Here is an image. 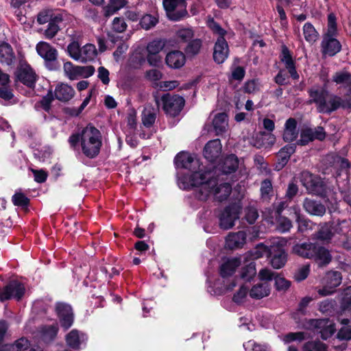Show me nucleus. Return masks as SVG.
Returning a JSON list of instances; mask_svg holds the SVG:
<instances>
[{
  "label": "nucleus",
  "mask_w": 351,
  "mask_h": 351,
  "mask_svg": "<svg viewBox=\"0 0 351 351\" xmlns=\"http://www.w3.org/2000/svg\"><path fill=\"white\" fill-rule=\"evenodd\" d=\"M174 162L177 167L189 170L191 173L179 178L180 187L189 189L190 187H197V197L205 201L210 194L215 198L222 202L226 200L232 191V186L227 182H219L215 177L216 171H204V167L200 164L199 160L186 152H180L175 158Z\"/></svg>",
  "instance_id": "obj_1"
},
{
  "label": "nucleus",
  "mask_w": 351,
  "mask_h": 351,
  "mask_svg": "<svg viewBox=\"0 0 351 351\" xmlns=\"http://www.w3.org/2000/svg\"><path fill=\"white\" fill-rule=\"evenodd\" d=\"M80 142L82 153L89 158L96 157L100 151L102 141L101 134L98 129L88 125L84 128L80 134H73L69 138V143L73 149Z\"/></svg>",
  "instance_id": "obj_2"
},
{
  "label": "nucleus",
  "mask_w": 351,
  "mask_h": 351,
  "mask_svg": "<svg viewBox=\"0 0 351 351\" xmlns=\"http://www.w3.org/2000/svg\"><path fill=\"white\" fill-rule=\"evenodd\" d=\"M156 105H162L165 112L171 117H176L182 110L184 106V99L178 95L164 94L160 98L154 96Z\"/></svg>",
  "instance_id": "obj_3"
},
{
  "label": "nucleus",
  "mask_w": 351,
  "mask_h": 351,
  "mask_svg": "<svg viewBox=\"0 0 351 351\" xmlns=\"http://www.w3.org/2000/svg\"><path fill=\"white\" fill-rule=\"evenodd\" d=\"M38 55L44 59L45 66L51 71H56L60 68L58 61V51L47 42L40 41L36 47Z\"/></svg>",
  "instance_id": "obj_4"
},
{
  "label": "nucleus",
  "mask_w": 351,
  "mask_h": 351,
  "mask_svg": "<svg viewBox=\"0 0 351 351\" xmlns=\"http://www.w3.org/2000/svg\"><path fill=\"white\" fill-rule=\"evenodd\" d=\"M162 5L167 17L171 21H180L187 14L185 0H163Z\"/></svg>",
  "instance_id": "obj_5"
},
{
  "label": "nucleus",
  "mask_w": 351,
  "mask_h": 351,
  "mask_svg": "<svg viewBox=\"0 0 351 351\" xmlns=\"http://www.w3.org/2000/svg\"><path fill=\"white\" fill-rule=\"evenodd\" d=\"M240 210V206L237 204L226 207L219 215V227L223 230L232 228L239 218Z\"/></svg>",
  "instance_id": "obj_6"
},
{
  "label": "nucleus",
  "mask_w": 351,
  "mask_h": 351,
  "mask_svg": "<svg viewBox=\"0 0 351 351\" xmlns=\"http://www.w3.org/2000/svg\"><path fill=\"white\" fill-rule=\"evenodd\" d=\"M342 276L340 272L330 271L327 272L323 279L324 287L317 292L322 296H326L335 292V289L341 283Z\"/></svg>",
  "instance_id": "obj_7"
},
{
  "label": "nucleus",
  "mask_w": 351,
  "mask_h": 351,
  "mask_svg": "<svg viewBox=\"0 0 351 351\" xmlns=\"http://www.w3.org/2000/svg\"><path fill=\"white\" fill-rule=\"evenodd\" d=\"M320 113L330 114L333 111L337 110L339 108H351V98L348 97L345 99L328 93L327 99L324 104Z\"/></svg>",
  "instance_id": "obj_8"
},
{
  "label": "nucleus",
  "mask_w": 351,
  "mask_h": 351,
  "mask_svg": "<svg viewBox=\"0 0 351 351\" xmlns=\"http://www.w3.org/2000/svg\"><path fill=\"white\" fill-rule=\"evenodd\" d=\"M17 80L25 85L32 87L36 80V75L30 66L23 60H20L16 71Z\"/></svg>",
  "instance_id": "obj_9"
},
{
  "label": "nucleus",
  "mask_w": 351,
  "mask_h": 351,
  "mask_svg": "<svg viewBox=\"0 0 351 351\" xmlns=\"http://www.w3.org/2000/svg\"><path fill=\"white\" fill-rule=\"evenodd\" d=\"M269 254L271 257L270 263L274 268L280 269L285 265L287 254L278 240L275 241L269 247Z\"/></svg>",
  "instance_id": "obj_10"
},
{
  "label": "nucleus",
  "mask_w": 351,
  "mask_h": 351,
  "mask_svg": "<svg viewBox=\"0 0 351 351\" xmlns=\"http://www.w3.org/2000/svg\"><path fill=\"white\" fill-rule=\"evenodd\" d=\"M326 137V132L324 128L318 126L315 128H305L301 131L300 138L297 143L300 145H306L314 141H322Z\"/></svg>",
  "instance_id": "obj_11"
},
{
  "label": "nucleus",
  "mask_w": 351,
  "mask_h": 351,
  "mask_svg": "<svg viewBox=\"0 0 351 351\" xmlns=\"http://www.w3.org/2000/svg\"><path fill=\"white\" fill-rule=\"evenodd\" d=\"M308 93L310 97L309 104H315L317 111L320 112L322 107L324 106V104L328 95V91L324 88L313 86L308 90Z\"/></svg>",
  "instance_id": "obj_12"
},
{
  "label": "nucleus",
  "mask_w": 351,
  "mask_h": 351,
  "mask_svg": "<svg viewBox=\"0 0 351 351\" xmlns=\"http://www.w3.org/2000/svg\"><path fill=\"white\" fill-rule=\"evenodd\" d=\"M56 309L60 318L61 326L66 330L70 328L73 322L71 307L66 304L58 303L56 305Z\"/></svg>",
  "instance_id": "obj_13"
},
{
  "label": "nucleus",
  "mask_w": 351,
  "mask_h": 351,
  "mask_svg": "<svg viewBox=\"0 0 351 351\" xmlns=\"http://www.w3.org/2000/svg\"><path fill=\"white\" fill-rule=\"evenodd\" d=\"M321 47L323 56H333L340 51L341 45L334 36H323Z\"/></svg>",
  "instance_id": "obj_14"
},
{
  "label": "nucleus",
  "mask_w": 351,
  "mask_h": 351,
  "mask_svg": "<svg viewBox=\"0 0 351 351\" xmlns=\"http://www.w3.org/2000/svg\"><path fill=\"white\" fill-rule=\"evenodd\" d=\"M3 288L5 292L8 295V300L15 299L19 301L21 300L25 292L24 285L17 280H12L10 282Z\"/></svg>",
  "instance_id": "obj_15"
},
{
  "label": "nucleus",
  "mask_w": 351,
  "mask_h": 351,
  "mask_svg": "<svg viewBox=\"0 0 351 351\" xmlns=\"http://www.w3.org/2000/svg\"><path fill=\"white\" fill-rule=\"evenodd\" d=\"M229 48L223 37H219L214 47L213 58L218 63H223L228 56Z\"/></svg>",
  "instance_id": "obj_16"
},
{
  "label": "nucleus",
  "mask_w": 351,
  "mask_h": 351,
  "mask_svg": "<svg viewBox=\"0 0 351 351\" xmlns=\"http://www.w3.org/2000/svg\"><path fill=\"white\" fill-rule=\"evenodd\" d=\"M221 144L219 139H215L208 142L204 149V157L209 161H215L220 155Z\"/></svg>",
  "instance_id": "obj_17"
},
{
  "label": "nucleus",
  "mask_w": 351,
  "mask_h": 351,
  "mask_svg": "<svg viewBox=\"0 0 351 351\" xmlns=\"http://www.w3.org/2000/svg\"><path fill=\"white\" fill-rule=\"evenodd\" d=\"M317 246V244L313 243H303L295 245L293 250L295 254L302 257L314 258Z\"/></svg>",
  "instance_id": "obj_18"
},
{
  "label": "nucleus",
  "mask_w": 351,
  "mask_h": 351,
  "mask_svg": "<svg viewBox=\"0 0 351 351\" xmlns=\"http://www.w3.org/2000/svg\"><path fill=\"white\" fill-rule=\"evenodd\" d=\"M300 0H278L276 9L281 20L282 25L287 24V16L284 8H289L293 12L295 8L291 9V7H300Z\"/></svg>",
  "instance_id": "obj_19"
},
{
  "label": "nucleus",
  "mask_w": 351,
  "mask_h": 351,
  "mask_svg": "<svg viewBox=\"0 0 351 351\" xmlns=\"http://www.w3.org/2000/svg\"><path fill=\"white\" fill-rule=\"evenodd\" d=\"M280 60L285 64L290 75L294 80L299 79V75L296 71L295 62L293 60L292 56L287 47H283L280 55Z\"/></svg>",
  "instance_id": "obj_20"
},
{
  "label": "nucleus",
  "mask_w": 351,
  "mask_h": 351,
  "mask_svg": "<svg viewBox=\"0 0 351 351\" xmlns=\"http://www.w3.org/2000/svg\"><path fill=\"white\" fill-rule=\"evenodd\" d=\"M16 56L11 45L7 43L0 44V62L8 66H12Z\"/></svg>",
  "instance_id": "obj_21"
},
{
  "label": "nucleus",
  "mask_w": 351,
  "mask_h": 351,
  "mask_svg": "<svg viewBox=\"0 0 351 351\" xmlns=\"http://www.w3.org/2000/svg\"><path fill=\"white\" fill-rule=\"evenodd\" d=\"M246 240V234L244 231L230 233L226 237V243L229 249H235L241 247Z\"/></svg>",
  "instance_id": "obj_22"
},
{
  "label": "nucleus",
  "mask_w": 351,
  "mask_h": 351,
  "mask_svg": "<svg viewBox=\"0 0 351 351\" xmlns=\"http://www.w3.org/2000/svg\"><path fill=\"white\" fill-rule=\"evenodd\" d=\"M55 97L61 101H68L71 99L74 95L75 90L72 86L66 84H60L55 88Z\"/></svg>",
  "instance_id": "obj_23"
},
{
  "label": "nucleus",
  "mask_w": 351,
  "mask_h": 351,
  "mask_svg": "<svg viewBox=\"0 0 351 351\" xmlns=\"http://www.w3.org/2000/svg\"><path fill=\"white\" fill-rule=\"evenodd\" d=\"M185 56L180 51H173L166 56L165 61L167 64L173 69H179L185 63Z\"/></svg>",
  "instance_id": "obj_24"
},
{
  "label": "nucleus",
  "mask_w": 351,
  "mask_h": 351,
  "mask_svg": "<svg viewBox=\"0 0 351 351\" xmlns=\"http://www.w3.org/2000/svg\"><path fill=\"white\" fill-rule=\"evenodd\" d=\"M303 206L307 213L313 215L323 216L326 213L324 205L308 198L304 199Z\"/></svg>",
  "instance_id": "obj_25"
},
{
  "label": "nucleus",
  "mask_w": 351,
  "mask_h": 351,
  "mask_svg": "<svg viewBox=\"0 0 351 351\" xmlns=\"http://www.w3.org/2000/svg\"><path fill=\"white\" fill-rule=\"evenodd\" d=\"M213 125L217 135L225 133L228 128V115L225 112H220L215 115Z\"/></svg>",
  "instance_id": "obj_26"
},
{
  "label": "nucleus",
  "mask_w": 351,
  "mask_h": 351,
  "mask_svg": "<svg viewBox=\"0 0 351 351\" xmlns=\"http://www.w3.org/2000/svg\"><path fill=\"white\" fill-rule=\"evenodd\" d=\"M158 112L159 107L158 106L156 108L150 105L146 106L142 114V122L143 125L147 128H149L153 125L155 123Z\"/></svg>",
  "instance_id": "obj_27"
},
{
  "label": "nucleus",
  "mask_w": 351,
  "mask_h": 351,
  "mask_svg": "<svg viewBox=\"0 0 351 351\" xmlns=\"http://www.w3.org/2000/svg\"><path fill=\"white\" fill-rule=\"evenodd\" d=\"M241 265V260L239 258L228 259L223 263L220 267V274L223 278L232 275L237 267Z\"/></svg>",
  "instance_id": "obj_28"
},
{
  "label": "nucleus",
  "mask_w": 351,
  "mask_h": 351,
  "mask_svg": "<svg viewBox=\"0 0 351 351\" xmlns=\"http://www.w3.org/2000/svg\"><path fill=\"white\" fill-rule=\"evenodd\" d=\"M239 160L234 155L227 156L222 164L220 165L219 169L222 171L223 174H230L238 169Z\"/></svg>",
  "instance_id": "obj_29"
},
{
  "label": "nucleus",
  "mask_w": 351,
  "mask_h": 351,
  "mask_svg": "<svg viewBox=\"0 0 351 351\" xmlns=\"http://www.w3.org/2000/svg\"><path fill=\"white\" fill-rule=\"evenodd\" d=\"M332 81L337 84H341L351 93V73L346 71L336 72L332 76Z\"/></svg>",
  "instance_id": "obj_30"
},
{
  "label": "nucleus",
  "mask_w": 351,
  "mask_h": 351,
  "mask_svg": "<svg viewBox=\"0 0 351 351\" xmlns=\"http://www.w3.org/2000/svg\"><path fill=\"white\" fill-rule=\"evenodd\" d=\"M270 287L267 282L255 285L250 291V296L254 299H261L269 295Z\"/></svg>",
  "instance_id": "obj_31"
},
{
  "label": "nucleus",
  "mask_w": 351,
  "mask_h": 351,
  "mask_svg": "<svg viewBox=\"0 0 351 351\" xmlns=\"http://www.w3.org/2000/svg\"><path fill=\"white\" fill-rule=\"evenodd\" d=\"M297 123L294 119L290 118L285 123L283 139L287 142L294 141L298 136Z\"/></svg>",
  "instance_id": "obj_32"
},
{
  "label": "nucleus",
  "mask_w": 351,
  "mask_h": 351,
  "mask_svg": "<svg viewBox=\"0 0 351 351\" xmlns=\"http://www.w3.org/2000/svg\"><path fill=\"white\" fill-rule=\"evenodd\" d=\"M97 54L95 46L93 44H86L81 48L78 60L81 62H86L93 60Z\"/></svg>",
  "instance_id": "obj_33"
},
{
  "label": "nucleus",
  "mask_w": 351,
  "mask_h": 351,
  "mask_svg": "<svg viewBox=\"0 0 351 351\" xmlns=\"http://www.w3.org/2000/svg\"><path fill=\"white\" fill-rule=\"evenodd\" d=\"M314 259L321 266L329 264L332 261V256L328 250L322 246H317Z\"/></svg>",
  "instance_id": "obj_34"
},
{
  "label": "nucleus",
  "mask_w": 351,
  "mask_h": 351,
  "mask_svg": "<svg viewBox=\"0 0 351 351\" xmlns=\"http://www.w3.org/2000/svg\"><path fill=\"white\" fill-rule=\"evenodd\" d=\"M295 151V146L292 145H287L278 152L277 158L280 168L283 167L287 164L291 155L293 154Z\"/></svg>",
  "instance_id": "obj_35"
},
{
  "label": "nucleus",
  "mask_w": 351,
  "mask_h": 351,
  "mask_svg": "<svg viewBox=\"0 0 351 351\" xmlns=\"http://www.w3.org/2000/svg\"><path fill=\"white\" fill-rule=\"evenodd\" d=\"M317 326L322 329L320 330L321 337L324 339H327L331 337L335 332V328L328 319H320L316 322Z\"/></svg>",
  "instance_id": "obj_36"
},
{
  "label": "nucleus",
  "mask_w": 351,
  "mask_h": 351,
  "mask_svg": "<svg viewBox=\"0 0 351 351\" xmlns=\"http://www.w3.org/2000/svg\"><path fill=\"white\" fill-rule=\"evenodd\" d=\"M128 3L126 0H110L108 4L104 8V15L109 17L118 10L124 8Z\"/></svg>",
  "instance_id": "obj_37"
},
{
  "label": "nucleus",
  "mask_w": 351,
  "mask_h": 351,
  "mask_svg": "<svg viewBox=\"0 0 351 351\" xmlns=\"http://www.w3.org/2000/svg\"><path fill=\"white\" fill-rule=\"evenodd\" d=\"M62 16L57 15L54 18L53 21H51L45 29L44 35L45 38L48 39L53 38L57 33L60 31L59 23L62 21Z\"/></svg>",
  "instance_id": "obj_38"
},
{
  "label": "nucleus",
  "mask_w": 351,
  "mask_h": 351,
  "mask_svg": "<svg viewBox=\"0 0 351 351\" xmlns=\"http://www.w3.org/2000/svg\"><path fill=\"white\" fill-rule=\"evenodd\" d=\"M302 30L304 39L308 43L313 44L318 40L319 34L311 23H306Z\"/></svg>",
  "instance_id": "obj_39"
},
{
  "label": "nucleus",
  "mask_w": 351,
  "mask_h": 351,
  "mask_svg": "<svg viewBox=\"0 0 351 351\" xmlns=\"http://www.w3.org/2000/svg\"><path fill=\"white\" fill-rule=\"evenodd\" d=\"M84 340V335L79 334L77 330H71L66 337L67 345L72 348H78Z\"/></svg>",
  "instance_id": "obj_40"
},
{
  "label": "nucleus",
  "mask_w": 351,
  "mask_h": 351,
  "mask_svg": "<svg viewBox=\"0 0 351 351\" xmlns=\"http://www.w3.org/2000/svg\"><path fill=\"white\" fill-rule=\"evenodd\" d=\"M58 332L57 326H43L40 330V335L42 340L46 343L54 339Z\"/></svg>",
  "instance_id": "obj_41"
},
{
  "label": "nucleus",
  "mask_w": 351,
  "mask_h": 351,
  "mask_svg": "<svg viewBox=\"0 0 351 351\" xmlns=\"http://www.w3.org/2000/svg\"><path fill=\"white\" fill-rule=\"evenodd\" d=\"M291 209L293 211L295 220L298 224V230L300 232H304L308 229H311V222L300 215L299 208L294 206Z\"/></svg>",
  "instance_id": "obj_42"
},
{
  "label": "nucleus",
  "mask_w": 351,
  "mask_h": 351,
  "mask_svg": "<svg viewBox=\"0 0 351 351\" xmlns=\"http://www.w3.org/2000/svg\"><path fill=\"white\" fill-rule=\"evenodd\" d=\"M332 237L333 233L332 232L330 226L327 224L322 226L314 234V238L315 239L320 240L324 242H329Z\"/></svg>",
  "instance_id": "obj_43"
},
{
  "label": "nucleus",
  "mask_w": 351,
  "mask_h": 351,
  "mask_svg": "<svg viewBox=\"0 0 351 351\" xmlns=\"http://www.w3.org/2000/svg\"><path fill=\"white\" fill-rule=\"evenodd\" d=\"M63 70L65 75L70 80H75L80 78L79 66H75L71 62H66L64 64Z\"/></svg>",
  "instance_id": "obj_44"
},
{
  "label": "nucleus",
  "mask_w": 351,
  "mask_h": 351,
  "mask_svg": "<svg viewBox=\"0 0 351 351\" xmlns=\"http://www.w3.org/2000/svg\"><path fill=\"white\" fill-rule=\"evenodd\" d=\"M60 14L54 13L51 10H44L40 11L37 16V22L40 24H45L53 21L54 18Z\"/></svg>",
  "instance_id": "obj_45"
},
{
  "label": "nucleus",
  "mask_w": 351,
  "mask_h": 351,
  "mask_svg": "<svg viewBox=\"0 0 351 351\" xmlns=\"http://www.w3.org/2000/svg\"><path fill=\"white\" fill-rule=\"evenodd\" d=\"M256 274V265L254 262H251L242 269L241 278L246 281H250L255 276Z\"/></svg>",
  "instance_id": "obj_46"
},
{
  "label": "nucleus",
  "mask_w": 351,
  "mask_h": 351,
  "mask_svg": "<svg viewBox=\"0 0 351 351\" xmlns=\"http://www.w3.org/2000/svg\"><path fill=\"white\" fill-rule=\"evenodd\" d=\"M301 182L302 184L309 191H315V181L313 176L308 171H304L301 175Z\"/></svg>",
  "instance_id": "obj_47"
},
{
  "label": "nucleus",
  "mask_w": 351,
  "mask_h": 351,
  "mask_svg": "<svg viewBox=\"0 0 351 351\" xmlns=\"http://www.w3.org/2000/svg\"><path fill=\"white\" fill-rule=\"evenodd\" d=\"M261 198L265 201H268L273 194V187L270 180H265L261 183Z\"/></svg>",
  "instance_id": "obj_48"
},
{
  "label": "nucleus",
  "mask_w": 351,
  "mask_h": 351,
  "mask_svg": "<svg viewBox=\"0 0 351 351\" xmlns=\"http://www.w3.org/2000/svg\"><path fill=\"white\" fill-rule=\"evenodd\" d=\"M269 248L265 245L263 243L257 245L256 247L250 251L247 254V256H249L251 259H258L259 258H261L265 253L268 252L269 253Z\"/></svg>",
  "instance_id": "obj_49"
},
{
  "label": "nucleus",
  "mask_w": 351,
  "mask_h": 351,
  "mask_svg": "<svg viewBox=\"0 0 351 351\" xmlns=\"http://www.w3.org/2000/svg\"><path fill=\"white\" fill-rule=\"evenodd\" d=\"M337 34L336 16L333 13H330L328 16V28L327 32L324 36H335Z\"/></svg>",
  "instance_id": "obj_50"
},
{
  "label": "nucleus",
  "mask_w": 351,
  "mask_h": 351,
  "mask_svg": "<svg viewBox=\"0 0 351 351\" xmlns=\"http://www.w3.org/2000/svg\"><path fill=\"white\" fill-rule=\"evenodd\" d=\"M158 23V19L150 14L143 16L141 20L140 24L142 28L147 30L154 27Z\"/></svg>",
  "instance_id": "obj_51"
},
{
  "label": "nucleus",
  "mask_w": 351,
  "mask_h": 351,
  "mask_svg": "<svg viewBox=\"0 0 351 351\" xmlns=\"http://www.w3.org/2000/svg\"><path fill=\"white\" fill-rule=\"evenodd\" d=\"M304 351H327L324 343L320 341H309L304 345Z\"/></svg>",
  "instance_id": "obj_52"
},
{
  "label": "nucleus",
  "mask_w": 351,
  "mask_h": 351,
  "mask_svg": "<svg viewBox=\"0 0 351 351\" xmlns=\"http://www.w3.org/2000/svg\"><path fill=\"white\" fill-rule=\"evenodd\" d=\"M165 47V43L162 40H153L148 44L147 50L149 53L156 54L159 53Z\"/></svg>",
  "instance_id": "obj_53"
},
{
  "label": "nucleus",
  "mask_w": 351,
  "mask_h": 351,
  "mask_svg": "<svg viewBox=\"0 0 351 351\" xmlns=\"http://www.w3.org/2000/svg\"><path fill=\"white\" fill-rule=\"evenodd\" d=\"M292 228L291 221L285 217H279L277 221V229L281 232H286Z\"/></svg>",
  "instance_id": "obj_54"
},
{
  "label": "nucleus",
  "mask_w": 351,
  "mask_h": 351,
  "mask_svg": "<svg viewBox=\"0 0 351 351\" xmlns=\"http://www.w3.org/2000/svg\"><path fill=\"white\" fill-rule=\"evenodd\" d=\"M127 28V24L123 18L115 17L112 23V29L117 33L123 32Z\"/></svg>",
  "instance_id": "obj_55"
},
{
  "label": "nucleus",
  "mask_w": 351,
  "mask_h": 351,
  "mask_svg": "<svg viewBox=\"0 0 351 351\" xmlns=\"http://www.w3.org/2000/svg\"><path fill=\"white\" fill-rule=\"evenodd\" d=\"M67 51L69 56L75 60H78L80 53H81V48L80 45L76 41H73L67 47Z\"/></svg>",
  "instance_id": "obj_56"
},
{
  "label": "nucleus",
  "mask_w": 351,
  "mask_h": 351,
  "mask_svg": "<svg viewBox=\"0 0 351 351\" xmlns=\"http://www.w3.org/2000/svg\"><path fill=\"white\" fill-rule=\"evenodd\" d=\"M12 201L15 206H25L29 204V199L22 193L16 192L12 197Z\"/></svg>",
  "instance_id": "obj_57"
},
{
  "label": "nucleus",
  "mask_w": 351,
  "mask_h": 351,
  "mask_svg": "<svg viewBox=\"0 0 351 351\" xmlns=\"http://www.w3.org/2000/svg\"><path fill=\"white\" fill-rule=\"evenodd\" d=\"M202 42L199 39H195L191 41L186 49V53L189 55H196L200 50Z\"/></svg>",
  "instance_id": "obj_58"
},
{
  "label": "nucleus",
  "mask_w": 351,
  "mask_h": 351,
  "mask_svg": "<svg viewBox=\"0 0 351 351\" xmlns=\"http://www.w3.org/2000/svg\"><path fill=\"white\" fill-rule=\"evenodd\" d=\"M331 158L333 160L334 164L338 166L341 170H348L350 167V163L348 159L338 155H332Z\"/></svg>",
  "instance_id": "obj_59"
},
{
  "label": "nucleus",
  "mask_w": 351,
  "mask_h": 351,
  "mask_svg": "<svg viewBox=\"0 0 351 351\" xmlns=\"http://www.w3.org/2000/svg\"><path fill=\"white\" fill-rule=\"evenodd\" d=\"M245 218L247 221V222L250 224L254 223L258 217V213L257 210L252 207L248 206L245 209Z\"/></svg>",
  "instance_id": "obj_60"
},
{
  "label": "nucleus",
  "mask_w": 351,
  "mask_h": 351,
  "mask_svg": "<svg viewBox=\"0 0 351 351\" xmlns=\"http://www.w3.org/2000/svg\"><path fill=\"white\" fill-rule=\"evenodd\" d=\"M177 37L182 42H186L193 36V32L191 28H183L179 29L176 33Z\"/></svg>",
  "instance_id": "obj_61"
},
{
  "label": "nucleus",
  "mask_w": 351,
  "mask_h": 351,
  "mask_svg": "<svg viewBox=\"0 0 351 351\" xmlns=\"http://www.w3.org/2000/svg\"><path fill=\"white\" fill-rule=\"evenodd\" d=\"M29 341L26 338L23 337L15 341L12 346V351H24L29 348Z\"/></svg>",
  "instance_id": "obj_62"
},
{
  "label": "nucleus",
  "mask_w": 351,
  "mask_h": 351,
  "mask_svg": "<svg viewBox=\"0 0 351 351\" xmlns=\"http://www.w3.org/2000/svg\"><path fill=\"white\" fill-rule=\"evenodd\" d=\"M290 282L281 276L275 277V285L278 291H286L290 287Z\"/></svg>",
  "instance_id": "obj_63"
},
{
  "label": "nucleus",
  "mask_w": 351,
  "mask_h": 351,
  "mask_svg": "<svg viewBox=\"0 0 351 351\" xmlns=\"http://www.w3.org/2000/svg\"><path fill=\"white\" fill-rule=\"evenodd\" d=\"M207 24L210 29L220 36L219 37H223L226 34V31L221 28V26L214 21L213 19H209L207 21Z\"/></svg>",
  "instance_id": "obj_64"
}]
</instances>
